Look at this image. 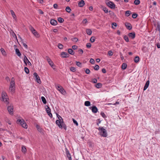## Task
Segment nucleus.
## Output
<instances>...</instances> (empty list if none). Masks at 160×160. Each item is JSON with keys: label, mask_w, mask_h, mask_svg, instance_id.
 <instances>
[{"label": "nucleus", "mask_w": 160, "mask_h": 160, "mask_svg": "<svg viewBox=\"0 0 160 160\" xmlns=\"http://www.w3.org/2000/svg\"><path fill=\"white\" fill-rule=\"evenodd\" d=\"M1 101L4 102L6 105H8L9 103V99L8 96L6 92H3L2 93Z\"/></svg>", "instance_id": "obj_1"}, {"label": "nucleus", "mask_w": 160, "mask_h": 160, "mask_svg": "<svg viewBox=\"0 0 160 160\" xmlns=\"http://www.w3.org/2000/svg\"><path fill=\"white\" fill-rule=\"evenodd\" d=\"M98 130L101 136L104 137H106L107 136L108 134L106 130L103 127H99Z\"/></svg>", "instance_id": "obj_2"}, {"label": "nucleus", "mask_w": 160, "mask_h": 160, "mask_svg": "<svg viewBox=\"0 0 160 160\" xmlns=\"http://www.w3.org/2000/svg\"><path fill=\"white\" fill-rule=\"evenodd\" d=\"M17 123L18 124H20V125L23 128H27L28 125L23 119H18L17 121Z\"/></svg>", "instance_id": "obj_3"}, {"label": "nucleus", "mask_w": 160, "mask_h": 160, "mask_svg": "<svg viewBox=\"0 0 160 160\" xmlns=\"http://www.w3.org/2000/svg\"><path fill=\"white\" fill-rule=\"evenodd\" d=\"M7 110L10 114H13V107L12 104H10L9 106H8Z\"/></svg>", "instance_id": "obj_4"}, {"label": "nucleus", "mask_w": 160, "mask_h": 160, "mask_svg": "<svg viewBox=\"0 0 160 160\" xmlns=\"http://www.w3.org/2000/svg\"><path fill=\"white\" fill-rule=\"evenodd\" d=\"M106 4L111 8H115V4L110 1H106Z\"/></svg>", "instance_id": "obj_5"}, {"label": "nucleus", "mask_w": 160, "mask_h": 160, "mask_svg": "<svg viewBox=\"0 0 160 160\" xmlns=\"http://www.w3.org/2000/svg\"><path fill=\"white\" fill-rule=\"evenodd\" d=\"M57 89L62 94L65 95L66 94V92L62 86L58 85L56 86Z\"/></svg>", "instance_id": "obj_6"}, {"label": "nucleus", "mask_w": 160, "mask_h": 160, "mask_svg": "<svg viewBox=\"0 0 160 160\" xmlns=\"http://www.w3.org/2000/svg\"><path fill=\"white\" fill-rule=\"evenodd\" d=\"M33 75L36 78L37 82L38 83H41V82L39 77L36 72H34Z\"/></svg>", "instance_id": "obj_7"}, {"label": "nucleus", "mask_w": 160, "mask_h": 160, "mask_svg": "<svg viewBox=\"0 0 160 160\" xmlns=\"http://www.w3.org/2000/svg\"><path fill=\"white\" fill-rule=\"evenodd\" d=\"M89 109L91 110L93 113H96L98 111V109L95 106H93L89 108Z\"/></svg>", "instance_id": "obj_8"}, {"label": "nucleus", "mask_w": 160, "mask_h": 160, "mask_svg": "<svg viewBox=\"0 0 160 160\" xmlns=\"http://www.w3.org/2000/svg\"><path fill=\"white\" fill-rule=\"evenodd\" d=\"M56 123L60 128H62V126L61 124H62L63 123V121L62 122V120H57L56 121Z\"/></svg>", "instance_id": "obj_9"}, {"label": "nucleus", "mask_w": 160, "mask_h": 160, "mask_svg": "<svg viewBox=\"0 0 160 160\" xmlns=\"http://www.w3.org/2000/svg\"><path fill=\"white\" fill-rule=\"evenodd\" d=\"M47 108H46V111L49 116L51 118H52V115L51 112V109L48 106H47Z\"/></svg>", "instance_id": "obj_10"}, {"label": "nucleus", "mask_w": 160, "mask_h": 160, "mask_svg": "<svg viewBox=\"0 0 160 160\" xmlns=\"http://www.w3.org/2000/svg\"><path fill=\"white\" fill-rule=\"evenodd\" d=\"M23 61L24 63L26 64L27 65V62L28 63V65H29L31 66L32 65L31 63V62L29 61V60L27 58V57L25 55H24V58L23 59Z\"/></svg>", "instance_id": "obj_11"}, {"label": "nucleus", "mask_w": 160, "mask_h": 160, "mask_svg": "<svg viewBox=\"0 0 160 160\" xmlns=\"http://www.w3.org/2000/svg\"><path fill=\"white\" fill-rule=\"evenodd\" d=\"M61 55L62 58H68L69 56V55L68 53L64 52H62L61 53Z\"/></svg>", "instance_id": "obj_12"}, {"label": "nucleus", "mask_w": 160, "mask_h": 160, "mask_svg": "<svg viewBox=\"0 0 160 160\" xmlns=\"http://www.w3.org/2000/svg\"><path fill=\"white\" fill-rule=\"evenodd\" d=\"M129 38H131L132 39H133L135 37V32H132L128 34Z\"/></svg>", "instance_id": "obj_13"}, {"label": "nucleus", "mask_w": 160, "mask_h": 160, "mask_svg": "<svg viewBox=\"0 0 160 160\" xmlns=\"http://www.w3.org/2000/svg\"><path fill=\"white\" fill-rule=\"evenodd\" d=\"M15 85L14 78H12L11 79L9 87H15Z\"/></svg>", "instance_id": "obj_14"}, {"label": "nucleus", "mask_w": 160, "mask_h": 160, "mask_svg": "<svg viewBox=\"0 0 160 160\" xmlns=\"http://www.w3.org/2000/svg\"><path fill=\"white\" fill-rule=\"evenodd\" d=\"M127 28L129 30H130L132 28V26L131 24L129 22H126L125 23Z\"/></svg>", "instance_id": "obj_15"}, {"label": "nucleus", "mask_w": 160, "mask_h": 160, "mask_svg": "<svg viewBox=\"0 0 160 160\" xmlns=\"http://www.w3.org/2000/svg\"><path fill=\"white\" fill-rule=\"evenodd\" d=\"M84 5V1L83 0H81L78 3V5L80 7H82Z\"/></svg>", "instance_id": "obj_16"}, {"label": "nucleus", "mask_w": 160, "mask_h": 160, "mask_svg": "<svg viewBox=\"0 0 160 160\" xmlns=\"http://www.w3.org/2000/svg\"><path fill=\"white\" fill-rule=\"evenodd\" d=\"M50 22L51 24L53 26L56 25L58 23L57 21L54 19H51Z\"/></svg>", "instance_id": "obj_17"}, {"label": "nucleus", "mask_w": 160, "mask_h": 160, "mask_svg": "<svg viewBox=\"0 0 160 160\" xmlns=\"http://www.w3.org/2000/svg\"><path fill=\"white\" fill-rule=\"evenodd\" d=\"M149 84V80H148L145 83V84L143 88V90H145L148 87Z\"/></svg>", "instance_id": "obj_18"}, {"label": "nucleus", "mask_w": 160, "mask_h": 160, "mask_svg": "<svg viewBox=\"0 0 160 160\" xmlns=\"http://www.w3.org/2000/svg\"><path fill=\"white\" fill-rule=\"evenodd\" d=\"M15 52L16 54L19 57H20L21 55V54L19 51V50L18 48H16L15 49Z\"/></svg>", "instance_id": "obj_19"}, {"label": "nucleus", "mask_w": 160, "mask_h": 160, "mask_svg": "<svg viewBox=\"0 0 160 160\" xmlns=\"http://www.w3.org/2000/svg\"><path fill=\"white\" fill-rule=\"evenodd\" d=\"M156 32L157 31H159L160 32V25L158 23L156 25Z\"/></svg>", "instance_id": "obj_20"}, {"label": "nucleus", "mask_w": 160, "mask_h": 160, "mask_svg": "<svg viewBox=\"0 0 160 160\" xmlns=\"http://www.w3.org/2000/svg\"><path fill=\"white\" fill-rule=\"evenodd\" d=\"M15 87H9V90L12 92H15Z\"/></svg>", "instance_id": "obj_21"}, {"label": "nucleus", "mask_w": 160, "mask_h": 160, "mask_svg": "<svg viewBox=\"0 0 160 160\" xmlns=\"http://www.w3.org/2000/svg\"><path fill=\"white\" fill-rule=\"evenodd\" d=\"M49 62H48V63L49 64V65L51 66V67L53 68V69H54L55 68L54 67L55 66L54 65V64L53 63V62L52 61V60H51L50 61H49Z\"/></svg>", "instance_id": "obj_22"}, {"label": "nucleus", "mask_w": 160, "mask_h": 160, "mask_svg": "<svg viewBox=\"0 0 160 160\" xmlns=\"http://www.w3.org/2000/svg\"><path fill=\"white\" fill-rule=\"evenodd\" d=\"M68 52L70 54L72 55H74V52L73 51V50L72 49H71V48H69L68 49Z\"/></svg>", "instance_id": "obj_23"}, {"label": "nucleus", "mask_w": 160, "mask_h": 160, "mask_svg": "<svg viewBox=\"0 0 160 160\" xmlns=\"http://www.w3.org/2000/svg\"><path fill=\"white\" fill-rule=\"evenodd\" d=\"M0 50L1 52L3 55L4 56H5L6 55V52L4 49L3 48H1Z\"/></svg>", "instance_id": "obj_24"}, {"label": "nucleus", "mask_w": 160, "mask_h": 160, "mask_svg": "<svg viewBox=\"0 0 160 160\" xmlns=\"http://www.w3.org/2000/svg\"><path fill=\"white\" fill-rule=\"evenodd\" d=\"M65 151H66V153L67 155V156L68 158H69V156H71V154L70 153H69V151L67 149V148H65Z\"/></svg>", "instance_id": "obj_25"}, {"label": "nucleus", "mask_w": 160, "mask_h": 160, "mask_svg": "<svg viewBox=\"0 0 160 160\" xmlns=\"http://www.w3.org/2000/svg\"><path fill=\"white\" fill-rule=\"evenodd\" d=\"M87 33L88 35H91L92 34V31L90 29H87L86 30Z\"/></svg>", "instance_id": "obj_26"}, {"label": "nucleus", "mask_w": 160, "mask_h": 160, "mask_svg": "<svg viewBox=\"0 0 160 160\" xmlns=\"http://www.w3.org/2000/svg\"><path fill=\"white\" fill-rule=\"evenodd\" d=\"M127 67V64L126 63H124L122 65V69L123 70H124L126 69Z\"/></svg>", "instance_id": "obj_27"}, {"label": "nucleus", "mask_w": 160, "mask_h": 160, "mask_svg": "<svg viewBox=\"0 0 160 160\" xmlns=\"http://www.w3.org/2000/svg\"><path fill=\"white\" fill-rule=\"evenodd\" d=\"M41 99H42V102H43V103L44 104H46L47 103L46 100V99L44 97H43V96L41 98Z\"/></svg>", "instance_id": "obj_28"}, {"label": "nucleus", "mask_w": 160, "mask_h": 160, "mask_svg": "<svg viewBox=\"0 0 160 160\" xmlns=\"http://www.w3.org/2000/svg\"><path fill=\"white\" fill-rule=\"evenodd\" d=\"M90 102L89 101H85L84 102V105L86 106H89L90 105Z\"/></svg>", "instance_id": "obj_29"}, {"label": "nucleus", "mask_w": 160, "mask_h": 160, "mask_svg": "<svg viewBox=\"0 0 160 160\" xmlns=\"http://www.w3.org/2000/svg\"><path fill=\"white\" fill-rule=\"evenodd\" d=\"M102 84L99 83H97L96 84L95 87L97 88H99L102 87Z\"/></svg>", "instance_id": "obj_30"}, {"label": "nucleus", "mask_w": 160, "mask_h": 160, "mask_svg": "<svg viewBox=\"0 0 160 160\" xmlns=\"http://www.w3.org/2000/svg\"><path fill=\"white\" fill-rule=\"evenodd\" d=\"M26 149L25 146H23L22 147V151L23 153H25L26 152Z\"/></svg>", "instance_id": "obj_31"}, {"label": "nucleus", "mask_w": 160, "mask_h": 160, "mask_svg": "<svg viewBox=\"0 0 160 160\" xmlns=\"http://www.w3.org/2000/svg\"><path fill=\"white\" fill-rule=\"evenodd\" d=\"M58 21L60 23L63 22L64 21V19L62 18L59 17L58 18Z\"/></svg>", "instance_id": "obj_32"}, {"label": "nucleus", "mask_w": 160, "mask_h": 160, "mask_svg": "<svg viewBox=\"0 0 160 160\" xmlns=\"http://www.w3.org/2000/svg\"><path fill=\"white\" fill-rule=\"evenodd\" d=\"M139 60V58L138 56H136L134 59V61L136 62H138Z\"/></svg>", "instance_id": "obj_33"}, {"label": "nucleus", "mask_w": 160, "mask_h": 160, "mask_svg": "<svg viewBox=\"0 0 160 160\" xmlns=\"http://www.w3.org/2000/svg\"><path fill=\"white\" fill-rule=\"evenodd\" d=\"M58 48L60 49H62L63 48V46L62 44H60V43H59L58 45Z\"/></svg>", "instance_id": "obj_34"}, {"label": "nucleus", "mask_w": 160, "mask_h": 160, "mask_svg": "<svg viewBox=\"0 0 160 160\" xmlns=\"http://www.w3.org/2000/svg\"><path fill=\"white\" fill-rule=\"evenodd\" d=\"M123 38L127 42H129L128 38L126 35L124 36Z\"/></svg>", "instance_id": "obj_35"}, {"label": "nucleus", "mask_w": 160, "mask_h": 160, "mask_svg": "<svg viewBox=\"0 0 160 160\" xmlns=\"http://www.w3.org/2000/svg\"><path fill=\"white\" fill-rule=\"evenodd\" d=\"M66 11L68 13H70L71 12V10L69 7L68 6L66 8Z\"/></svg>", "instance_id": "obj_36"}, {"label": "nucleus", "mask_w": 160, "mask_h": 160, "mask_svg": "<svg viewBox=\"0 0 160 160\" xmlns=\"http://www.w3.org/2000/svg\"><path fill=\"white\" fill-rule=\"evenodd\" d=\"M57 117L58 118L59 120H62V122H63V119L58 114L56 113Z\"/></svg>", "instance_id": "obj_37"}, {"label": "nucleus", "mask_w": 160, "mask_h": 160, "mask_svg": "<svg viewBox=\"0 0 160 160\" xmlns=\"http://www.w3.org/2000/svg\"><path fill=\"white\" fill-rule=\"evenodd\" d=\"M131 12V11H126L125 13V15L127 17H128L130 15Z\"/></svg>", "instance_id": "obj_38"}, {"label": "nucleus", "mask_w": 160, "mask_h": 160, "mask_svg": "<svg viewBox=\"0 0 160 160\" xmlns=\"http://www.w3.org/2000/svg\"><path fill=\"white\" fill-rule=\"evenodd\" d=\"M134 3L135 5H138L140 3V1L139 0H135Z\"/></svg>", "instance_id": "obj_39"}, {"label": "nucleus", "mask_w": 160, "mask_h": 160, "mask_svg": "<svg viewBox=\"0 0 160 160\" xmlns=\"http://www.w3.org/2000/svg\"><path fill=\"white\" fill-rule=\"evenodd\" d=\"M95 37L93 36V37H91L90 40V41L91 42H93L95 41Z\"/></svg>", "instance_id": "obj_40"}, {"label": "nucleus", "mask_w": 160, "mask_h": 160, "mask_svg": "<svg viewBox=\"0 0 160 160\" xmlns=\"http://www.w3.org/2000/svg\"><path fill=\"white\" fill-rule=\"evenodd\" d=\"M10 12L11 13V14L12 15V17L13 18H15L16 16L14 11L12 10H10Z\"/></svg>", "instance_id": "obj_41"}, {"label": "nucleus", "mask_w": 160, "mask_h": 160, "mask_svg": "<svg viewBox=\"0 0 160 160\" xmlns=\"http://www.w3.org/2000/svg\"><path fill=\"white\" fill-rule=\"evenodd\" d=\"M76 64L78 67H82V63L79 62H76Z\"/></svg>", "instance_id": "obj_42"}, {"label": "nucleus", "mask_w": 160, "mask_h": 160, "mask_svg": "<svg viewBox=\"0 0 160 160\" xmlns=\"http://www.w3.org/2000/svg\"><path fill=\"white\" fill-rule=\"evenodd\" d=\"M100 114L104 118H105L107 117V116H106V115L102 112H101Z\"/></svg>", "instance_id": "obj_43"}, {"label": "nucleus", "mask_w": 160, "mask_h": 160, "mask_svg": "<svg viewBox=\"0 0 160 160\" xmlns=\"http://www.w3.org/2000/svg\"><path fill=\"white\" fill-rule=\"evenodd\" d=\"M71 40L73 42H77L78 41V39L76 38H73L71 39Z\"/></svg>", "instance_id": "obj_44"}, {"label": "nucleus", "mask_w": 160, "mask_h": 160, "mask_svg": "<svg viewBox=\"0 0 160 160\" xmlns=\"http://www.w3.org/2000/svg\"><path fill=\"white\" fill-rule=\"evenodd\" d=\"M33 34L37 38H38L39 36V34L37 31L35 32H33Z\"/></svg>", "instance_id": "obj_45"}, {"label": "nucleus", "mask_w": 160, "mask_h": 160, "mask_svg": "<svg viewBox=\"0 0 160 160\" xmlns=\"http://www.w3.org/2000/svg\"><path fill=\"white\" fill-rule=\"evenodd\" d=\"M99 68V66L98 65H96L94 68V69L96 70H98Z\"/></svg>", "instance_id": "obj_46"}, {"label": "nucleus", "mask_w": 160, "mask_h": 160, "mask_svg": "<svg viewBox=\"0 0 160 160\" xmlns=\"http://www.w3.org/2000/svg\"><path fill=\"white\" fill-rule=\"evenodd\" d=\"M24 71L27 74L29 72L28 69L26 67L24 68Z\"/></svg>", "instance_id": "obj_47"}, {"label": "nucleus", "mask_w": 160, "mask_h": 160, "mask_svg": "<svg viewBox=\"0 0 160 160\" xmlns=\"http://www.w3.org/2000/svg\"><path fill=\"white\" fill-rule=\"evenodd\" d=\"M102 9L105 13H107L108 12V10L106 8L103 7Z\"/></svg>", "instance_id": "obj_48"}, {"label": "nucleus", "mask_w": 160, "mask_h": 160, "mask_svg": "<svg viewBox=\"0 0 160 160\" xmlns=\"http://www.w3.org/2000/svg\"><path fill=\"white\" fill-rule=\"evenodd\" d=\"M78 52L79 54H82L83 52V50L81 49H79L78 50Z\"/></svg>", "instance_id": "obj_49"}, {"label": "nucleus", "mask_w": 160, "mask_h": 160, "mask_svg": "<svg viewBox=\"0 0 160 160\" xmlns=\"http://www.w3.org/2000/svg\"><path fill=\"white\" fill-rule=\"evenodd\" d=\"M76 68L74 67H71L70 68V70L73 72H75L76 71Z\"/></svg>", "instance_id": "obj_50"}, {"label": "nucleus", "mask_w": 160, "mask_h": 160, "mask_svg": "<svg viewBox=\"0 0 160 160\" xmlns=\"http://www.w3.org/2000/svg\"><path fill=\"white\" fill-rule=\"evenodd\" d=\"M117 23L115 22H113L112 24V28H113V29H115V28L114 27V26L115 27H116L117 26Z\"/></svg>", "instance_id": "obj_51"}, {"label": "nucleus", "mask_w": 160, "mask_h": 160, "mask_svg": "<svg viewBox=\"0 0 160 160\" xmlns=\"http://www.w3.org/2000/svg\"><path fill=\"white\" fill-rule=\"evenodd\" d=\"M72 120H73V123L75 125H76L77 126H78V123L77 122L76 120H75L74 119H73V118L72 119Z\"/></svg>", "instance_id": "obj_52"}, {"label": "nucleus", "mask_w": 160, "mask_h": 160, "mask_svg": "<svg viewBox=\"0 0 160 160\" xmlns=\"http://www.w3.org/2000/svg\"><path fill=\"white\" fill-rule=\"evenodd\" d=\"M138 16V15L136 13H133L132 14V18H136Z\"/></svg>", "instance_id": "obj_53"}, {"label": "nucleus", "mask_w": 160, "mask_h": 160, "mask_svg": "<svg viewBox=\"0 0 160 160\" xmlns=\"http://www.w3.org/2000/svg\"><path fill=\"white\" fill-rule=\"evenodd\" d=\"M62 127L65 130H66L67 129V126L66 125L63 123H62V124H61Z\"/></svg>", "instance_id": "obj_54"}, {"label": "nucleus", "mask_w": 160, "mask_h": 160, "mask_svg": "<svg viewBox=\"0 0 160 160\" xmlns=\"http://www.w3.org/2000/svg\"><path fill=\"white\" fill-rule=\"evenodd\" d=\"M90 62L92 64H94L95 63V61L94 59L91 58L90 60Z\"/></svg>", "instance_id": "obj_55"}, {"label": "nucleus", "mask_w": 160, "mask_h": 160, "mask_svg": "<svg viewBox=\"0 0 160 160\" xmlns=\"http://www.w3.org/2000/svg\"><path fill=\"white\" fill-rule=\"evenodd\" d=\"M91 46V44L90 43H88L87 44L86 47L88 48H90Z\"/></svg>", "instance_id": "obj_56"}, {"label": "nucleus", "mask_w": 160, "mask_h": 160, "mask_svg": "<svg viewBox=\"0 0 160 160\" xmlns=\"http://www.w3.org/2000/svg\"><path fill=\"white\" fill-rule=\"evenodd\" d=\"M85 72L86 73H87V74H89L90 72V70L88 69H86Z\"/></svg>", "instance_id": "obj_57"}, {"label": "nucleus", "mask_w": 160, "mask_h": 160, "mask_svg": "<svg viewBox=\"0 0 160 160\" xmlns=\"http://www.w3.org/2000/svg\"><path fill=\"white\" fill-rule=\"evenodd\" d=\"M97 82V80L96 78H94L92 79V82L93 83H96Z\"/></svg>", "instance_id": "obj_58"}, {"label": "nucleus", "mask_w": 160, "mask_h": 160, "mask_svg": "<svg viewBox=\"0 0 160 160\" xmlns=\"http://www.w3.org/2000/svg\"><path fill=\"white\" fill-rule=\"evenodd\" d=\"M29 29L31 32H32V31L34 29V28L31 25H30L29 26Z\"/></svg>", "instance_id": "obj_59"}, {"label": "nucleus", "mask_w": 160, "mask_h": 160, "mask_svg": "<svg viewBox=\"0 0 160 160\" xmlns=\"http://www.w3.org/2000/svg\"><path fill=\"white\" fill-rule=\"evenodd\" d=\"M39 13L40 14H43L44 13L40 9H39L38 10Z\"/></svg>", "instance_id": "obj_60"}, {"label": "nucleus", "mask_w": 160, "mask_h": 160, "mask_svg": "<svg viewBox=\"0 0 160 160\" xmlns=\"http://www.w3.org/2000/svg\"><path fill=\"white\" fill-rule=\"evenodd\" d=\"M108 53V55L110 56H112L113 55V52L111 51H109Z\"/></svg>", "instance_id": "obj_61"}, {"label": "nucleus", "mask_w": 160, "mask_h": 160, "mask_svg": "<svg viewBox=\"0 0 160 160\" xmlns=\"http://www.w3.org/2000/svg\"><path fill=\"white\" fill-rule=\"evenodd\" d=\"M77 48L78 47L76 45H73L72 47V49L73 50L77 49Z\"/></svg>", "instance_id": "obj_62"}, {"label": "nucleus", "mask_w": 160, "mask_h": 160, "mask_svg": "<svg viewBox=\"0 0 160 160\" xmlns=\"http://www.w3.org/2000/svg\"><path fill=\"white\" fill-rule=\"evenodd\" d=\"M102 72L104 73H106V70L105 68H103L102 70Z\"/></svg>", "instance_id": "obj_63"}, {"label": "nucleus", "mask_w": 160, "mask_h": 160, "mask_svg": "<svg viewBox=\"0 0 160 160\" xmlns=\"http://www.w3.org/2000/svg\"><path fill=\"white\" fill-rule=\"evenodd\" d=\"M87 22V20L86 19H83L82 21V22L83 23H86Z\"/></svg>", "instance_id": "obj_64"}]
</instances>
